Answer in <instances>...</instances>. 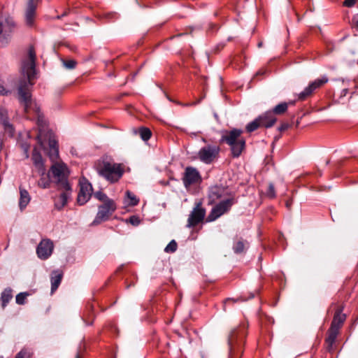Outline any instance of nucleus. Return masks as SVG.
<instances>
[{
    "label": "nucleus",
    "mask_w": 358,
    "mask_h": 358,
    "mask_svg": "<svg viewBox=\"0 0 358 358\" xmlns=\"http://www.w3.org/2000/svg\"><path fill=\"white\" fill-rule=\"evenodd\" d=\"M36 53L33 47L28 50V55L22 62L21 71L23 78L20 79L17 88V99L28 113L32 106L31 88L36 74Z\"/></svg>",
    "instance_id": "nucleus-1"
},
{
    "label": "nucleus",
    "mask_w": 358,
    "mask_h": 358,
    "mask_svg": "<svg viewBox=\"0 0 358 358\" xmlns=\"http://www.w3.org/2000/svg\"><path fill=\"white\" fill-rule=\"evenodd\" d=\"M243 130L233 129L230 131H224L220 138L221 143H225L229 145L233 157H238L245 148V140L241 136Z\"/></svg>",
    "instance_id": "nucleus-2"
},
{
    "label": "nucleus",
    "mask_w": 358,
    "mask_h": 358,
    "mask_svg": "<svg viewBox=\"0 0 358 358\" xmlns=\"http://www.w3.org/2000/svg\"><path fill=\"white\" fill-rule=\"evenodd\" d=\"M95 169L99 176L111 183L118 181L124 173L122 164L107 161L99 162Z\"/></svg>",
    "instance_id": "nucleus-3"
},
{
    "label": "nucleus",
    "mask_w": 358,
    "mask_h": 358,
    "mask_svg": "<svg viewBox=\"0 0 358 358\" xmlns=\"http://www.w3.org/2000/svg\"><path fill=\"white\" fill-rule=\"evenodd\" d=\"M245 333L243 328H235L231 330L228 338L229 347V358L241 357L243 350Z\"/></svg>",
    "instance_id": "nucleus-4"
},
{
    "label": "nucleus",
    "mask_w": 358,
    "mask_h": 358,
    "mask_svg": "<svg viewBox=\"0 0 358 358\" xmlns=\"http://www.w3.org/2000/svg\"><path fill=\"white\" fill-rule=\"evenodd\" d=\"M66 166L63 163H55L50 168V173L59 185L60 189H69L70 185L65 173Z\"/></svg>",
    "instance_id": "nucleus-5"
},
{
    "label": "nucleus",
    "mask_w": 358,
    "mask_h": 358,
    "mask_svg": "<svg viewBox=\"0 0 358 358\" xmlns=\"http://www.w3.org/2000/svg\"><path fill=\"white\" fill-rule=\"evenodd\" d=\"M117 208L116 204L113 200H107L106 203L99 206L98 212L92 222L93 225H97L103 222L109 220Z\"/></svg>",
    "instance_id": "nucleus-6"
},
{
    "label": "nucleus",
    "mask_w": 358,
    "mask_h": 358,
    "mask_svg": "<svg viewBox=\"0 0 358 358\" xmlns=\"http://www.w3.org/2000/svg\"><path fill=\"white\" fill-rule=\"evenodd\" d=\"M236 203L234 197H230L217 203L211 210L208 216V221L213 222L229 211L234 204Z\"/></svg>",
    "instance_id": "nucleus-7"
},
{
    "label": "nucleus",
    "mask_w": 358,
    "mask_h": 358,
    "mask_svg": "<svg viewBox=\"0 0 358 358\" xmlns=\"http://www.w3.org/2000/svg\"><path fill=\"white\" fill-rule=\"evenodd\" d=\"M15 23L10 16L0 17V43L5 45L8 43Z\"/></svg>",
    "instance_id": "nucleus-8"
},
{
    "label": "nucleus",
    "mask_w": 358,
    "mask_h": 358,
    "mask_svg": "<svg viewBox=\"0 0 358 358\" xmlns=\"http://www.w3.org/2000/svg\"><path fill=\"white\" fill-rule=\"evenodd\" d=\"M328 81V77L327 76H322V77L310 82L309 85L299 94L298 99L299 100L303 101L311 96L317 90L322 87L324 85L327 83Z\"/></svg>",
    "instance_id": "nucleus-9"
},
{
    "label": "nucleus",
    "mask_w": 358,
    "mask_h": 358,
    "mask_svg": "<svg viewBox=\"0 0 358 358\" xmlns=\"http://www.w3.org/2000/svg\"><path fill=\"white\" fill-rule=\"evenodd\" d=\"M220 148L217 145H208L200 149L198 155L199 159L205 164H210L217 157Z\"/></svg>",
    "instance_id": "nucleus-10"
},
{
    "label": "nucleus",
    "mask_w": 358,
    "mask_h": 358,
    "mask_svg": "<svg viewBox=\"0 0 358 358\" xmlns=\"http://www.w3.org/2000/svg\"><path fill=\"white\" fill-rule=\"evenodd\" d=\"M80 192L78 195L77 202L82 206L86 203L92 194V186L85 178L80 180Z\"/></svg>",
    "instance_id": "nucleus-11"
},
{
    "label": "nucleus",
    "mask_w": 358,
    "mask_h": 358,
    "mask_svg": "<svg viewBox=\"0 0 358 358\" xmlns=\"http://www.w3.org/2000/svg\"><path fill=\"white\" fill-rule=\"evenodd\" d=\"M231 193L228 191L227 187L222 185H215L209 188L208 199V204L215 203L221 198L230 196Z\"/></svg>",
    "instance_id": "nucleus-12"
},
{
    "label": "nucleus",
    "mask_w": 358,
    "mask_h": 358,
    "mask_svg": "<svg viewBox=\"0 0 358 358\" xmlns=\"http://www.w3.org/2000/svg\"><path fill=\"white\" fill-rule=\"evenodd\" d=\"M205 215L206 210L201 207L200 202L197 203L188 217L187 227L192 228L196 226L203 220Z\"/></svg>",
    "instance_id": "nucleus-13"
},
{
    "label": "nucleus",
    "mask_w": 358,
    "mask_h": 358,
    "mask_svg": "<svg viewBox=\"0 0 358 358\" xmlns=\"http://www.w3.org/2000/svg\"><path fill=\"white\" fill-rule=\"evenodd\" d=\"M201 181V176L198 170L192 166H187L182 177V182L185 187L199 183Z\"/></svg>",
    "instance_id": "nucleus-14"
},
{
    "label": "nucleus",
    "mask_w": 358,
    "mask_h": 358,
    "mask_svg": "<svg viewBox=\"0 0 358 358\" xmlns=\"http://www.w3.org/2000/svg\"><path fill=\"white\" fill-rule=\"evenodd\" d=\"M36 108V112L38 115V125L39 127L38 133L37 134V141L41 148L45 149V143H46V138H48L47 136H45V134L48 132H50V131H47L45 128V122L43 120V117L42 115L40 114L39 108Z\"/></svg>",
    "instance_id": "nucleus-15"
},
{
    "label": "nucleus",
    "mask_w": 358,
    "mask_h": 358,
    "mask_svg": "<svg viewBox=\"0 0 358 358\" xmlns=\"http://www.w3.org/2000/svg\"><path fill=\"white\" fill-rule=\"evenodd\" d=\"M53 243L49 239L41 241L36 248L38 257L41 259H47L52 253Z\"/></svg>",
    "instance_id": "nucleus-16"
},
{
    "label": "nucleus",
    "mask_w": 358,
    "mask_h": 358,
    "mask_svg": "<svg viewBox=\"0 0 358 358\" xmlns=\"http://www.w3.org/2000/svg\"><path fill=\"white\" fill-rule=\"evenodd\" d=\"M40 0H28L25 9V22L29 27L34 24L36 10Z\"/></svg>",
    "instance_id": "nucleus-17"
},
{
    "label": "nucleus",
    "mask_w": 358,
    "mask_h": 358,
    "mask_svg": "<svg viewBox=\"0 0 358 358\" xmlns=\"http://www.w3.org/2000/svg\"><path fill=\"white\" fill-rule=\"evenodd\" d=\"M46 143L49 145V151L48 152V156L51 161L55 162L59 157V150L57 145V141L55 138V136L52 132H48L45 134Z\"/></svg>",
    "instance_id": "nucleus-18"
},
{
    "label": "nucleus",
    "mask_w": 358,
    "mask_h": 358,
    "mask_svg": "<svg viewBox=\"0 0 358 358\" xmlns=\"http://www.w3.org/2000/svg\"><path fill=\"white\" fill-rule=\"evenodd\" d=\"M31 160L34 166L40 176H43L46 172V169L44 165V161L41 154L36 148H34L32 152Z\"/></svg>",
    "instance_id": "nucleus-19"
},
{
    "label": "nucleus",
    "mask_w": 358,
    "mask_h": 358,
    "mask_svg": "<svg viewBox=\"0 0 358 358\" xmlns=\"http://www.w3.org/2000/svg\"><path fill=\"white\" fill-rule=\"evenodd\" d=\"M0 122L3 125L4 130L13 136L14 133V128L10 123L8 113L6 108L0 106Z\"/></svg>",
    "instance_id": "nucleus-20"
},
{
    "label": "nucleus",
    "mask_w": 358,
    "mask_h": 358,
    "mask_svg": "<svg viewBox=\"0 0 358 358\" xmlns=\"http://www.w3.org/2000/svg\"><path fill=\"white\" fill-rule=\"evenodd\" d=\"M258 120L261 122L263 127L270 128L277 121V118L273 115L271 110L266 111L258 117Z\"/></svg>",
    "instance_id": "nucleus-21"
},
{
    "label": "nucleus",
    "mask_w": 358,
    "mask_h": 358,
    "mask_svg": "<svg viewBox=\"0 0 358 358\" xmlns=\"http://www.w3.org/2000/svg\"><path fill=\"white\" fill-rule=\"evenodd\" d=\"M339 330L336 327H330L327 331V337L325 339L327 344V350L331 352L333 350V345L334 344L336 337L338 334Z\"/></svg>",
    "instance_id": "nucleus-22"
},
{
    "label": "nucleus",
    "mask_w": 358,
    "mask_h": 358,
    "mask_svg": "<svg viewBox=\"0 0 358 358\" xmlns=\"http://www.w3.org/2000/svg\"><path fill=\"white\" fill-rule=\"evenodd\" d=\"M64 192L60 194L55 202V208L58 210L62 209L67 203L71 194V187L69 189H63Z\"/></svg>",
    "instance_id": "nucleus-23"
},
{
    "label": "nucleus",
    "mask_w": 358,
    "mask_h": 358,
    "mask_svg": "<svg viewBox=\"0 0 358 358\" xmlns=\"http://www.w3.org/2000/svg\"><path fill=\"white\" fill-rule=\"evenodd\" d=\"M63 274L61 271L57 270L53 271L51 273V293L53 294L59 286Z\"/></svg>",
    "instance_id": "nucleus-24"
},
{
    "label": "nucleus",
    "mask_w": 358,
    "mask_h": 358,
    "mask_svg": "<svg viewBox=\"0 0 358 358\" xmlns=\"http://www.w3.org/2000/svg\"><path fill=\"white\" fill-rule=\"evenodd\" d=\"M341 311L342 310L341 309L336 310L331 324V327H336V329L338 330L342 327L346 319L345 314L341 313Z\"/></svg>",
    "instance_id": "nucleus-25"
},
{
    "label": "nucleus",
    "mask_w": 358,
    "mask_h": 358,
    "mask_svg": "<svg viewBox=\"0 0 358 358\" xmlns=\"http://www.w3.org/2000/svg\"><path fill=\"white\" fill-rule=\"evenodd\" d=\"M20 197L19 206H20V208L21 210H23L24 208H25L27 207V206L29 203L31 198H30L29 192L26 189H22V187H20Z\"/></svg>",
    "instance_id": "nucleus-26"
},
{
    "label": "nucleus",
    "mask_w": 358,
    "mask_h": 358,
    "mask_svg": "<svg viewBox=\"0 0 358 358\" xmlns=\"http://www.w3.org/2000/svg\"><path fill=\"white\" fill-rule=\"evenodd\" d=\"M294 102H289V103H287V102H282V103H280L279 104H278L277 106H275L273 110H271L272 112V113L273 114V115L275 116V115H282L284 113H285L287 110V108H288V106L289 104H294Z\"/></svg>",
    "instance_id": "nucleus-27"
},
{
    "label": "nucleus",
    "mask_w": 358,
    "mask_h": 358,
    "mask_svg": "<svg viewBox=\"0 0 358 358\" xmlns=\"http://www.w3.org/2000/svg\"><path fill=\"white\" fill-rule=\"evenodd\" d=\"M12 298V290L10 289H4L1 295V300L2 301L1 306L3 308H4L7 306V304L11 300Z\"/></svg>",
    "instance_id": "nucleus-28"
},
{
    "label": "nucleus",
    "mask_w": 358,
    "mask_h": 358,
    "mask_svg": "<svg viewBox=\"0 0 358 358\" xmlns=\"http://www.w3.org/2000/svg\"><path fill=\"white\" fill-rule=\"evenodd\" d=\"M94 317V315L93 313V307L92 306H90L88 308L87 315L86 316H84L83 317V320L85 322L86 325H92L93 324Z\"/></svg>",
    "instance_id": "nucleus-29"
},
{
    "label": "nucleus",
    "mask_w": 358,
    "mask_h": 358,
    "mask_svg": "<svg viewBox=\"0 0 358 358\" xmlns=\"http://www.w3.org/2000/svg\"><path fill=\"white\" fill-rule=\"evenodd\" d=\"M259 127H262L261 122L258 120V117H257L252 122L247 124L246 131L250 133L257 129Z\"/></svg>",
    "instance_id": "nucleus-30"
},
{
    "label": "nucleus",
    "mask_w": 358,
    "mask_h": 358,
    "mask_svg": "<svg viewBox=\"0 0 358 358\" xmlns=\"http://www.w3.org/2000/svg\"><path fill=\"white\" fill-rule=\"evenodd\" d=\"M245 244L243 241H238L234 243L233 250L235 253L241 254L244 252Z\"/></svg>",
    "instance_id": "nucleus-31"
},
{
    "label": "nucleus",
    "mask_w": 358,
    "mask_h": 358,
    "mask_svg": "<svg viewBox=\"0 0 358 358\" xmlns=\"http://www.w3.org/2000/svg\"><path fill=\"white\" fill-rule=\"evenodd\" d=\"M41 178L38 182V185L39 187L42 188H48L50 185V179L49 174H44L43 176H41Z\"/></svg>",
    "instance_id": "nucleus-32"
},
{
    "label": "nucleus",
    "mask_w": 358,
    "mask_h": 358,
    "mask_svg": "<svg viewBox=\"0 0 358 358\" xmlns=\"http://www.w3.org/2000/svg\"><path fill=\"white\" fill-rule=\"evenodd\" d=\"M139 134H140L141 138L143 141L149 140L152 136L151 131L148 128H146V127H141L140 129Z\"/></svg>",
    "instance_id": "nucleus-33"
},
{
    "label": "nucleus",
    "mask_w": 358,
    "mask_h": 358,
    "mask_svg": "<svg viewBox=\"0 0 358 358\" xmlns=\"http://www.w3.org/2000/svg\"><path fill=\"white\" fill-rule=\"evenodd\" d=\"M178 244L175 240H172L164 248V252L166 253H173L177 250Z\"/></svg>",
    "instance_id": "nucleus-34"
},
{
    "label": "nucleus",
    "mask_w": 358,
    "mask_h": 358,
    "mask_svg": "<svg viewBox=\"0 0 358 358\" xmlns=\"http://www.w3.org/2000/svg\"><path fill=\"white\" fill-rule=\"evenodd\" d=\"M127 197L129 199V204L130 206H136L138 203V199L136 198V196L130 191L126 192Z\"/></svg>",
    "instance_id": "nucleus-35"
},
{
    "label": "nucleus",
    "mask_w": 358,
    "mask_h": 358,
    "mask_svg": "<svg viewBox=\"0 0 358 358\" xmlns=\"http://www.w3.org/2000/svg\"><path fill=\"white\" fill-rule=\"evenodd\" d=\"M64 66L67 69H73L76 68L77 62L73 59L65 60L62 59Z\"/></svg>",
    "instance_id": "nucleus-36"
},
{
    "label": "nucleus",
    "mask_w": 358,
    "mask_h": 358,
    "mask_svg": "<svg viewBox=\"0 0 358 358\" xmlns=\"http://www.w3.org/2000/svg\"><path fill=\"white\" fill-rule=\"evenodd\" d=\"M266 195L267 197L270 199H273L275 197V187L272 183H270L267 187L266 191Z\"/></svg>",
    "instance_id": "nucleus-37"
},
{
    "label": "nucleus",
    "mask_w": 358,
    "mask_h": 358,
    "mask_svg": "<svg viewBox=\"0 0 358 358\" xmlns=\"http://www.w3.org/2000/svg\"><path fill=\"white\" fill-rule=\"evenodd\" d=\"M94 196L98 200L103 201V203H106L107 200H112L111 199H109L105 193H103L101 191H98V192H95Z\"/></svg>",
    "instance_id": "nucleus-38"
},
{
    "label": "nucleus",
    "mask_w": 358,
    "mask_h": 358,
    "mask_svg": "<svg viewBox=\"0 0 358 358\" xmlns=\"http://www.w3.org/2000/svg\"><path fill=\"white\" fill-rule=\"evenodd\" d=\"M27 294L24 293H20L16 296V303L18 304H24Z\"/></svg>",
    "instance_id": "nucleus-39"
},
{
    "label": "nucleus",
    "mask_w": 358,
    "mask_h": 358,
    "mask_svg": "<svg viewBox=\"0 0 358 358\" xmlns=\"http://www.w3.org/2000/svg\"><path fill=\"white\" fill-rule=\"evenodd\" d=\"M129 222L134 226H137L140 224V220L137 216H131L129 219Z\"/></svg>",
    "instance_id": "nucleus-40"
},
{
    "label": "nucleus",
    "mask_w": 358,
    "mask_h": 358,
    "mask_svg": "<svg viewBox=\"0 0 358 358\" xmlns=\"http://www.w3.org/2000/svg\"><path fill=\"white\" fill-rule=\"evenodd\" d=\"M352 27L358 31V15L353 16L352 19Z\"/></svg>",
    "instance_id": "nucleus-41"
},
{
    "label": "nucleus",
    "mask_w": 358,
    "mask_h": 358,
    "mask_svg": "<svg viewBox=\"0 0 358 358\" xmlns=\"http://www.w3.org/2000/svg\"><path fill=\"white\" fill-rule=\"evenodd\" d=\"M290 127V124L289 123H282L279 127H278V130L280 131H284L287 129H288Z\"/></svg>",
    "instance_id": "nucleus-42"
},
{
    "label": "nucleus",
    "mask_w": 358,
    "mask_h": 358,
    "mask_svg": "<svg viewBox=\"0 0 358 358\" xmlns=\"http://www.w3.org/2000/svg\"><path fill=\"white\" fill-rule=\"evenodd\" d=\"M355 3V0H345L343 5L346 7H352Z\"/></svg>",
    "instance_id": "nucleus-43"
},
{
    "label": "nucleus",
    "mask_w": 358,
    "mask_h": 358,
    "mask_svg": "<svg viewBox=\"0 0 358 358\" xmlns=\"http://www.w3.org/2000/svg\"><path fill=\"white\" fill-rule=\"evenodd\" d=\"M9 91L6 90L0 82V95H7Z\"/></svg>",
    "instance_id": "nucleus-44"
},
{
    "label": "nucleus",
    "mask_w": 358,
    "mask_h": 358,
    "mask_svg": "<svg viewBox=\"0 0 358 358\" xmlns=\"http://www.w3.org/2000/svg\"><path fill=\"white\" fill-rule=\"evenodd\" d=\"M22 149L24 150V153H25V157L26 158H28L29 157V146L27 144H24L22 145Z\"/></svg>",
    "instance_id": "nucleus-45"
},
{
    "label": "nucleus",
    "mask_w": 358,
    "mask_h": 358,
    "mask_svg": "<svg viewBox=\"0 0 358 358\" xmlns=\"http://www.w3.org/2000/svg\"><path fill=\"white\" fill-rule=\"evenodd\" d=\"M27 352L25 351L21 350L16 355L15 358H25Z\"/></svg>",
    "instance_id": "nucleus-46"
},
{
    "label": "nucleus",
    "mask_w": 358,
    "mask_h": 358,
    "mask_svg": "<svg viewBox=\"0 0 358 358\" xmlns=\"http://www.w3.org/2000/svg\"><path fill=\"white\" fill-rule=\"evenodd\" d=\"M353 83L355 84V87L358 89V78L357 79H355Z\"/></svg>",
    "instance_id": "nucleus-47"
},
{
    "label": "nucleus",
    "mask_w": 358,
    "mask_h": 358,
    "mask_svg": "<svg viewBox=\"0 0 358 358\" xmlns=\"http://www.w3.org/2000/svg\"><path fill=\"white\" fill-rule=\"evenodd\" d=\"M292 205V201H286V207L289 209L290 208V206Z\"/></svg>",
    "instance_id": "nucleus-48"
},
{
    "label": "nucleus",
    "mask_w": 358,
    "mask_h": 358,
    "mask_svg": "<svg viewBox=\"0 0 358 358\" xmlns=\"http://www.w3.org/2000/svg\"><path fill=\"white\" fill-rule=\"evenodd\" d=\"M8 245H9V244H8V243H7V244H6V245L5 246V248H4V250H5L8 249Z\"/></svg>",
    "instance_id": "nucleus-49"
},
{
    "label": "nucleus",
    "mask_w": 358,
    "mask_h": 358,
    "mask_svg": "<svg viewBox=\"0 0 358 358\" xmlns=\"http://www.w3.org/2000/svg\"><path fill=\"white\" fill-rule=\"evenodd\" d=\"M76 358H80L79 354L78 353Z\"/></svg>",
    "instance_id": "nucleus-50"
},
{
    "label": "nucleus",
    "mask_w": 358,
    "mask_h": 358,
    "mask_svg": "<svg viewBox=\"0 0 358 358\" xmlns=\"http://www.w3.org/2000/svg\"><path fill=\"white\" fill-rule=\"evenodd\" d=\"M231 300V299H227L226 302L230 301Z\"/></svg>",
    "instance_id": "nucleus-51"
},
{
    "label": "nucleus",
    "mask_w": 358,
    "mask_h": 358,
    "mask_svg": "<svg viewBox=\"0 0 358 358\" xmlns=\"http://www.w3.org/2000/svg\"><path fill=\"white\" fill-rule=\"evenodd\" d=\"M61 17H62V16L58 15V16L57 17V19H60V18H61Z\"/></svg>",
    "instance_id": "nucleus-52"
},
{
    "label": "nucleus",
    "mask_w": 358,
    "mask_h": 358,
    "mask_svg": "<svg viewBox=\"0 0 358 358\" xmlns=\"http://www.w3.org/2000/svg\"><path fill=\"white\" fill-rule=\"evenodd\" d=\"M343 91L345 92V93H346V92L348 91V90H347V89H345Z\"/></svg>",
    "instance_id": "nucleus-53"
},
{
    "label": "nucleus",
    "mask_w": 358,
    "mask_h": 358,
    "mask_svg": "<svg viewBox=\"0 0 358 358\" xmlns=\"http://www.w3.org/2000/svg\"><path fill=\"white\" fill-rule=\"evenodd\" d=\"M66 15V13H64V14H62V16H64V15Z\"/></svg>",
    "instance_id": "nucleus-54"
},
{
    "label": "nucleus",
    "mask_w": 358,
    "mask_h": 358,
    "mask_svg": "<svg viewBox=\"0 0 358 358\" xmlns=\"http://www.w3.org/2000/svg\"><path fill=\"white\" fill-rule=\"evenodd\" d=\"M258 45L260 47L262 45V43H259Z\"/></svg>",
    "instance_id": "nucleus-55"
},
{
    "label": "nucleus",
    "mask_w": 358,
    "mask_h": 358,
    "mask_svg": "<svg viewBox=\"0 0 358 358\" xmlns=\"http://www.w3.org/2000/svg\"><path fill=\"white\" fill-rule=\"evenodd\" d=\"M0 358H3V357H0Z\"/></svg>",
    "instance_id": "nucleus-56"
}]
</instances>
